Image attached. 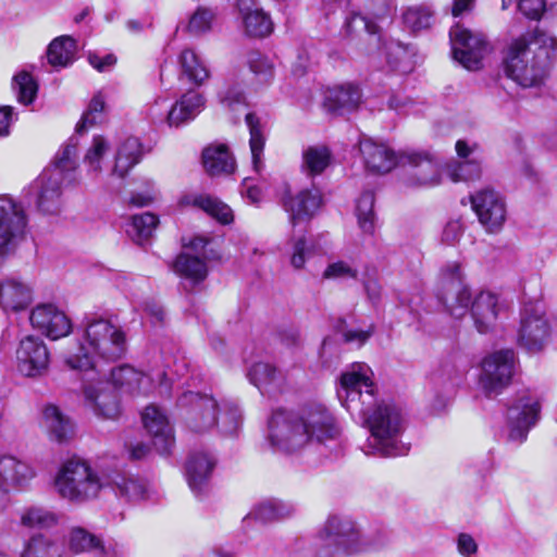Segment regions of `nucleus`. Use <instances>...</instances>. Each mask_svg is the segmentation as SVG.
Masks as SVG:
<instances>
[{"mask_svg":"<svg viewBox=\"0 0 557 557\" xmlns=\"http://www.w3.org/2000/svg\"><path fill=\"white\" fill-rule=\"evenodd\" d=\"M472 209L480 223L488 233H497L502 230L507 208L504 197L492 188H483L471 196Z\"/></svg>","mask_w":557,"mask_h":557,"instance_id":"16","label":"nucleus"},{"mask_svg":"<svg viewBox=\"0 0 557 557\" xmlns=\"http://www.w3.org/2000/svg\"><path fill=\"white\" fill-rule=\"evenodd\" d=\"M295 512V507L287 502L280 499H268L256 505L245 517V521L256 520L262 523L273 522L287 517Z\"/></svg>","mask_w":557,"mask_h":557,"instance_id":"35","label":"nucleus"},{"mask_svg":"<svg viewBox=\"0 0 557 557\" xmlns=\"http://www.w3.org/2000/svg\"><path fill=\"white\" fill-rule=\"evenodd\" d=\"M159 224V219L151 212L133 215L127 225L128 236L137 244L144 245L150 239Z\"/></svg>","mask_w":557,"mask_h":557,"instance_id":"43","label":"nucleus"},{"mask_svg":"<svg viewBox=\"0 0 557 557\" xmlns=\"http://www.w3.org/2000/svg\"><path fill=\"white\" fill-rule=\"evenodd\" d=\"M186 426L195 433H205L219 425L221 405L207 394L185 392L177 399Z\"/></svg>","mask_w":557,"mask_h":557,"instance_id":"6","label":"nucleus"},{"mask_svg":"<svg viewBox=\"0 0 557 557\" xmlns=\"http://www.w3.org/2000/svg\"><path fill=\"white\" fill-rule=\"evenodd\" d=\"M111 381L114 388L119 387L133 395L148 394L154 387V377L151 374L139 372L129 366L112 369Z\"/></svg>","mask_w":557,"mask_h":557,"instance_id":"27","label":"nucleus"},{"mask_svg":"<svg viewBox=\"0 0 557 557\" xmlns=\"http://www.w3.org/2000/svg\"><path fill=\"white\" fill-rule=\"evenodd\" d=\"M214 467L215 459L209 453L195 451L188 457L185 475L190 490L196 496H200L208 491Z\"/></svg>","mask_w":557,"mask_h":557,"instance_id":"25","label":"nucleus"},{"mask_svg":"<svg viewBox=\"0 0 557 557\" xmlns=\"http://www.w3.org/2000/svg\"><path fill=\"white\" fill-rule=\"evenodd\" d=\"M247 376L250 383L262 394L280 393L285 386V379L282 373L274 366L267 362L252 364Z\"/></svg>","mask_w":557,"mask_h":557,"instance_id":"32","label":"nucleus"},{"mask_svg":"<svg viewBox=\"0 0 557 557\" xmlns=\"http://www.w3.org/2000/svg\"><path fill=\"white\" fill-rule=\"evenodd\" d=\"M30 324L50 339L70 334L72 323L67 315L53 304H39L30 311Z\"/></svg>","mask_w":557,"mask_h":557,"instance_id":"19","label":"nucleus"},{"mask_svg":"<svg viewBox=\"0 0 557 557\" xmlns=\"http://www.w3.org/2000/svg\"><path fill=\"white\" fill-rule=\"evenodd\" d=\"M361 100V91L354 84H342L329 88L325 94V103L332 111H351Z\"/></svg>","mask_w":557,"mask_h":557,"instance_id":"34","label":"nucleus"},{"mask_svg":"<svg viewBox=\"0 0 557 557\" xmlns=\"http://www.w3.org/2000/svg\"><path fill=\"white\" fill-rule=\"evenodd\" d=\"M87 405L95 414L104 419H115L120 413V404L115 388L110 382H98L85 387Z\"/></svg>","mask_w":557,"mask_h":557,"instance_id":"24","label":"nucleus"},{"mask_svg":"<svg viewBox=\"0 0 557 557\" xmlns=\"http://www.w3.org/2000/svg\"><path fill=\"white\" fill-rule=\"evenodd\" d=\"M109 332H113V323L102 318H86L84 321L85 344H79L74 351L65 357L66 364L74 370L96 368V354Z\"/></svg>","mask_w":557,"mask_h":557,"instance_id":"8","label":"nucleus"},{"mask_svg":"<svg viewBox=\"0 0 557 557\" xmlns=\"http://www.w3.org/2000/svg\"><path fill=\"white\" fill-rule=\"evenodd\" d=\"M515 362L516 356L512 349L497 350L483 359L480 383L487 396L499 394L509 385Z\"/></svg>","mask_w":557,"mask_h":557,"instance_id":"11","label":"nucleus"},{"mask_svg":"<svg viewBox=\"0 0 557 557\" xmlns=\"http://www.w3.org/2000/svg\"><path fill=\"white\" fill-rule=\"evenodd\" d=\"M108 151V140L102 136H95L84 157V163L87 165L89 173L98 175L101 172V161Z\"/></svg>","mask_w":557,"mask_h":557,"instance_id":"55","label":"nucleus"},{"mask_svg":"<svg viewBox=\"0 0 557 557\" xmlns=\"http://www.w3.org/2000/svg\"><path fill=\"white\" fill-rule=\"evenodd\" d=\"M518 10L529 20L539 21L545 11L544 0H519Z\"/></svg>","mask_w":557,"mask_h":557,"instance_id":"63","label":"nucleus"},{"mask_svg":"<svg viewBox=\"0 0 557 557\" xmlns=\"http://www.w3.org/2000/svg\"><path fill=\"white\" fill-rule=\"evenodd\" d=\"M214 13L212 10L198 8L189 20L188 29L194 34L205 33L211 28Z\"/></svg>","mask_w":557,"mask_h":557,"instance_id":"61","label":"nucleus"},{"mask_svg":"<svg viewBox=\"0 0 557 557\" xmlns=\"http://www.w3.org/2000/svg\"><path fill=\"white\" fill-rule=\"evenodd\" d=\"M62 543L44 534L33 535L24 543L21 557H64Z\"/></svg>","mask_w":557,"mask_h":557,"instance_id":"39","label":"nucleus"},{"mask_svg":"<svg viewBox=\"0 0 557 557\" xmlns=\"http://www.w3.org/2000/svg\"><path fill=\"white\" fill-rule=\"evenodd\" d=\"M145 429L151 435L153 446L161 455H168L174 446V433L165 413L158 407L147 406L141 414Z\"/></svg>","mask_w":557,"mask_h":557,"instance_id":"21","label":"nucleus"},{"mask_svg":"<svg viewBox=\"0 0 557 557\" xmlns=\"http://www.w3.org/2000/svg\"><path fill=\"white\" fill-rule=\"evenodd\" d=\"M320 537L327 548L334 547L336 552L343 550L348 555L367 549V544L362 542L355 522L347 517L331 516Z\"/></svg>","mask_w":557,"mask_h":557,"instance_id":"13","label":"nucleus"},{"mask_svg":"<svg viewBox=\"0 0 557 557\" xmlns=\"http://www.w3.org/2000/svg\"><path fill=\"white\" fill-rule=\"evenodd\" d=\"M332 161V153L324 145L309 146L302 151V171L311 176L321 174Z\"/></svg>","mask_w":557,"mask_h":557,"instance_id":"41","label":"nucleus"},{"mask_svg":"<svg viewBox=\"0 0 557 557\" xmlns=\"http://www.w3.org/2000/svg\"><path fill=\"white\" fill-rule=\"evenodd\" d=\"M403 166H409L408 184L411 186H433L440 183V163L426 152H401Z\"/></svg>","mask_w":557,"mask_h":557,"instance_id":"20","label":"nucleus"},{"mask_svg":"<svg viewBox=\"0 0 557 557\" xmlns=\"http://www.w3.org/2000/svg\"><path fill=\"white\" fill-rule=\"evenodd\" d=\"M221 103L234 113L242 114L247 108L246 97L243 89L236 85H227L224 90L220 92Z\"/></svg>","mask_w":557,"mask_h":557,"instance_id":"58","label":"nucleus"},{"mask_svg":"<svg viewBox=\"0 0 557 557\" xmlns=\"http://www.w3.org/2000/svg\"><path fill=\"white\" fill-rule=\"evenodd\" d=\"M13 89L21 103L29 104L35 100L37 84L28 72H20L13 77Z\"/></svg>","mask_w":557,"mask_h":557,"instance_id":"56","label":"nucleus"},{"mask_svg":"<svg viewBox=\"0 0 557 557\" xmlns=\"http://www.w3.org/2000/svg\"><path fill=\"white\" fill-rule=\"evenodd\" d=\"M59 517L51 510L42 507H30L23 511L21 523L27 528L50 529L57 525Z\"/></svg>","mask_w":557,"mask_h":557,"instance_id":"49","label":"nucleus"},{"mask_svg":"<svg viewBox=\"0 0 557 557\" xmlns=\"http://www.w3.org/2000/svg\"><path fill=\"white\" fill-rule=\"evenodd\" d=\"M173 271L190 285V289L202 283L209 269L203 257L181 252L173 262Z\"/></svg>","mask_w":557,"mask_h":557,"instance_id":"31","label":"nucleus"},{"mask_svg":"<svg viewBox=\"0 0 557 557\" xmlns=\"http://www.w3.org/2000/svg\"><path fill=\"white\" fill-rule=\"evenodd\" d=\"M499 305L495 294L481 292L471 306V315L478 332L484 334L492 330L498 315Z\"/></svg>","mask_w":557,"mask_h":557,"instance_id":"28","label":"nucleus"},{"mask_svg":"<svg viewBox=\"0 0 557 557\" xmlns=\"http://www.w3.org/2000/svg\"><path fill=\"white\" fill-rule=\"evenodd\" d=\"M50 363V352L38 336L27 335L21 339L16 349V367L21 374L28 377L44 375Z\"/></svg>","mask_w":557,"mask_h":557,"instance_id":"17","label":"nucleus"},{"mask_svg":"<svg viewBox=\"0 0 557 557\" xmlns=\"http://www.w3.org/2000/svg\"><path fill=\"white\" fill-rule=\"evenodd\" d=\"M103 485L98 472L78 459L67 460L54 478V487L60 497L75 505L96 499Z\"/></svg>","mask_w":557,"mask_h":557,"instance_id":"5","label":"nucleus"},{"mask_svg":"<svg viewBox=\"0 0 557 557\" xmlns=\"http://www.w3.org/2000/svg\"><path fill=\"white\" fill-rule=\"evenodd\" d=\"M236 9L243 30L248 37L263 38L272 33V20L256 0H237Z\"/></svg>","mask_w":557,"mask_h":557,"instance_id":"22","label":"nucleus"},{"mask_svg":"<svg viewBox=\"0 0 557 557\" xmlns=\"http://www.w3.org/2000/svg\"><path fill=\"white\" fill-rule=\"evenodd\" d=\"M338 436L333 413L321 403H308L289 411L276 410L269 420L268 440L275 450L285 454L318 445L320 449L330 448V455L337 456L341 449Z\"/></svg>","mask_w":557,"mask_h":557,"instance_id":"2","label":"nucleus"},{"mask_svg":"<svg viewBox=\"0 0 557 557\" xmlns=\"http://www.w3.org/2000/svg\"><path fill=\"white\" fill-rule=\"evenodd\" d=\"M106 98L102 91H98L91 98L87 110L84 112L81 122L76 126L77 133H83L86 128L101 123L104 117Z\"/></svg>","mask_w":557,"mask_h":557,"instance_id":"52","label":"nucleus"},{"mask_svg":"<svg viewBox=\"0 0 557 557\" xmlns=\"http://www.w3.org/2000/svg\"><path fill=\"white\" fill-rule=\"evenodd\" d=\"M433 399L431 400L432 410L435 413L442 412L449 404L455 383L450 377L444 379L441 373H433L431 375Z\"/></svg>","mask_w":557,"mask_h":557,"instance_id":"46","label":"nucleus"},{"mask_svg":"<svg viewBox=\"0 0 557 557\" xmlns=\"http://www.w3.org/2000/svg\"><path fill=\"white\" fill-rule=\"evenodd\" d=\"M359 149L367 169L372 172L387 173L397 164L401 165L400 153L397 156L387 146L370 138L361 140Z\"/></svg>","mask_w":557,"mask_h":557,"instance_id":"26","label":"nucleus"},{"mask_svg":"<svg viewBox=\"0 0 557 557\" xmlns=\"http://www.w3.org/2000/svg\"><path fill=\"white\" fill-rule=\"evenodd\" d=\"M183 202L200 208L222 224H228L233 221V212L231 208L226 203L210 195L185 196L183 198Z\"/></svg>","mask_w":557,"mask_h":557,"instance_id":"38","label":"nucleus"},{"mask_svg":"<svg viewBox=\"0 0 557 557\" xmlns=\"http://www.w3.org/2000/svg\"><path fill=\"white\" fill-rule=\"evenodd\" d=\"M220 411L222 416L219 418V425L216 428H219L220 432L224 435L235 434L242 423V413L238 407L230 403H224Z\"/></svg>","mask_w":557,"mask_h":557,"instance_id":"57","label":"nucleus"},{"mask_svg":"<svg viewBox=\"0 0 557 557\" xmlns=\"http://www.w3.org/2000/svg\"><path fill=\"white\" fill-rule=\"evenodd\" d=\"M437 297L451 317L459 319L467 313L471 293L462 281L458 262H449L443 269L442 287Z\"/></svg>","mask_w":557,"mask_h":557,"instance_id":"10","label":"nucleus"},{"mask_svg":"<svg viewBox=\"0 0 557 557\" xmlns=\"http://www.w3.org/2000/svg\"><path fill=\"white\" fill-rule=\"evenodd\" d=\"M540 413L541 401L535 394L530 392L519 394L507 411L509 441L519 444L524 442L530 429L537 423Z\"/></svg>","mask_w":557,"mask_h":557,"instance_id":"12","label":"nucleus"},{"mask_svg":"<svg viewBox=\"0 0 557 557\" xmlns=\"http://www.w3.org/2000/svg\"><path fill=\"white\" fill-rule=\"evenodd\" d=\"M126 352V336L123 330L113 324V332H109L97 350L96 358L106 361H116Z\"/></svg>","mask_w":557,"mask_h":557,"instance_id":"42","label":"nucleus"},{"mask_svg":"<svg viewBox=\"0 0 557 557\" xmlns=\"http://www.w3.org/2000/svg\"><path fill=\"white\" fill-rule=\"evenodd\" d=\"M143 149L139 139L136 137L126 138L116 150L111 174L124 178L139 163Z\"/></svg>","mask_w":557,"mask_h":557,"instance_id":"33","label":"nucleus"},{"mask_svg":"<svg viewBox=\"0 0 557 557\" xmlns=\"http://www.w3.org/2000/svg\"><path fill=\"white\" fill-rule=\"evenodd\" d=\"M67 546L74 554L103 550L102 541L82 527H73L67 533Z\"/></svg>","mask_w":557,"mask_h":557,"instance_id":"44","label":"nucleus"},{"mask_svg":"<svg viewBox=\"0 0 557 557\" xmlns=\"http://www.w3.org/2000/svg\"><path fill=\"white\" fill-rule=\"evenodd\" d=\"M381 50L385 54L387 63L394 70L400 69L401 61L408 54L406 47L395 40L384 41L381 47Z\"/></svg>","mask_w":557,"mask_h":557,"instance_id":"60","label":"nucleus"},{"mask_svg":"<svg viewBox=\"0 0 557 557\" xmlns=\"http://www.w3.org/2000/svg\"><path fill=\"white\" fill-rule=\"evenodd\" d=\"M457 550L462 557H474L478 553V543L472 535L460 533L457 536Z\"/></svg>","mask_w":557,"mask_h":557,"instance_id":"64","label":"nucleus"},{"mask_svg":"<svg viewBox=\"0 0 557 557\" xmlns=\"http://www.w3.org/2000/svg\"><path fill=\"white\" fill-rule=\"evenodd\" d=\"M115 492L128 500L144 499L147 493L146 485L137 478L119 474L114 480Z\"/></svg>","mask_w":557,"mask_h":557,"instance_id":"53","label":"nucleus"},{"mask_svg":"<svg viewBox=\"0 0 557 557\" xmlns=\"http://www.w3.org/2000/svg\"><path fill=\"white\" fill-rule=\"evenodd\" d=\"M41 425L49 437L58 443L67 441L74 433V424L70 417L52 404L42 409Z\"/></svg>","mask_w":557,"mask_h":557,"instance_id":"30","label":"nucleus"},{"mask_svg":"<svg viewBox=\"0 0 557 557\" xmlns=\"http://www.w3.org/2000/svg\"><path fill=\"white\" fill-rule=\"evenodd\" d=\"M403 18L412 32L426 29L434 21V10L426 4L413 5L404 12Z\"/></svg>","mask_w":557,"mask_h":557,"instance_id":"50","label":"nucleus"},{"mask_svg":"<svg viewBox=\"0 0 557 557\" xmlns=\"http://www.w3.org/2000/svg\"><path fill=\"white\" fill-rule=\"evenodd\" d=\"M345 30L347 35H351L355 30H364L370 37L380 41L381 38H374L376 27L370 23L364 16L359 14H351L346 18Z\"/></svg>","mask_w":557,"mask_h":557,"instance_id":"62","label":"nucleus"},{"mask_svg":"<svg viewBox=\"0 0 557 557\" xmlns=\"http://www.w3.org/2000/svg\"><path fill=\"white\" fill-rule=\"evenodd\" d=\"M205 107L202 96L194 90L184 94L166 113L170 127H178L194 120Z\"/></svg>","mask_w":557,"mask_h":557,"instance_id":"29","label":"nucleus"},{"mask_svg":"<svg viewBox=\"0 0 557 557\" xmlns=\"http://www.w3.org/2000/svg\"><path fill=\"white\" fill-rule=\"evenodd\" d=\"M247 64L259 83H269L274 75L272 61L259 51H250L247 54Z\"/></svg>","mask_w":557,"mask_h":557,"instance_id":"54","label":"nucleus"},{"mask_svg":"<svg viewBox=\"0 0 557 557\" xmlns=\"http://www.w3.org/2000/svg\"><path fill=\"white\" fill-rule=\"evenodd\" d=\"M202 162L210 175L228 174L235 169V160L223 144L207 147L202 152Z\"/></svg>","mask_w":557,"mask_h":557,"instance_id":"36","label":"nucleus"},{"mask_svg":"<svg viewBox=\"0 0 557 557\" xmlns=\"http://www.w3.org/2000/svg\"><path fill=\"white\" fill-rule=\"evenodd\" d=\"M557 40L535 29L515 38L504 58L506 75L522 87L540 85L547 76Z\"/></svg>","mask_w":557,"mask_h":557,"instance_id":"3","label":"nucleus"},{"mask_svg":"<svg viewBox=\"0 0 557 557\" xmlns=\"http://www.w3.org/2000/svg\"><path fill=\"white\" fill-rule=\"evenodd\" d=\"M289 263L295 270L304 269L307 260L314 255V242L306 235H294L287 243Z\"/></svg>","mask_w":557,"mask_h":557,"instance_id":"45","label":"nucleus"},{"mask_svg":"<svg viewBox=\"0 0 557 557\" xmlns=\"http://www.w3.org/2000/svg\"><path fill=\"white\" fill-rule=\"evenodd\" d=\"M280 201L289 214L290 223L295 226L297 222L310 220L315 214L322 203V196L314 187L305 188L294 194L288 185H284Z\"/></svg>","mask_w":557,"mask_h":557,"instance_id":"18","label":"nucleus"},{"mask_svg":"<svg viewBox=\"0 0 557 557\" xmlns=\"http://www.w3.org/2000/svg\"><path fill=\"white\" fill-rule=\"evenodd\" d=\"M34 299V289L27 282L17 277L0 281V307L5 313L26 310Z\"/></svg>","mask_w":557,"mask_h":557,"instance_id":"23","label":"nucleus"},{"mask_svg":"<svg viewBox=\"0 0 557 557\" xmlns=\"http://www.w3.org/2000/svg\"><path fill=\"white\" fill-rule=\"evenodd\" d=\"M27 216L21 203L0 196V265L26 238Z\"/></svg>","mask_w":557,"mask_h":557,"instance_id":"7","label":"nucleus"},{"mask_svg":"<svg viewBox=\"0 0 557 557\" xmlns=\"http://www.w3.org/2000/svg\"><path fill=\"white\" fill-rule=\"evenodd\" d=\"M77 169V138L71 137L54 157L52 164L46 168L25 191L35 199L38 211L47 215H57L63 206L62 184L75 180Z\"/></svg>","mask_w":557,"mask_h":557,"instance_id":"4","label":"nucleus"},{"mask_svg":"<svg viewBox=\"0 0 557 557\" xmlns=\"http://www.w3.org/2000/svg\"><path fill=\"white\" fill-rule=\"evenodd\" d=\"M373 372L364 362H354L341 376L337 397L354 419L361 421L370 435L362 446L368 456L397 457L409 446L400 441L406 420L393 401L381 399L372 381Z\"/></svg>","mask_w":557,"mask_h":557,"instance_id":"1","label":"nucleus"},{"mask_svg":"<svg viewBox=\"0 0 557 557\" xmlns=\"http://www.w3.org/2000/svg\"><path fill=\"white\" fill-rule=\"evenodd\" d=\"M374 194L364 191L361 194L356 205V215L358 225L364 234L372 235L375 230Z\"/></svg>","mask_w":557,"mask_h":557,"instance_id":"47","label":"nucleus"},{"mask_svg":"<svg viewBox=\"0 0 557 557\" xmlns=\"http://www.w3.org/2000/svg\"><path fill=\"white\" fill-rule=\"evenodd\" d=\"M358 271L349 262L338 260L330 263L322 273L324 280L356 278Z\"/></svg>","mask_w":557,"mask_h":557,"instance_id":"59","label":"nucleus"},{"mask_svg":"<svg viewBox=\"0 0 557 557\" xmlns=\"http://www.w3.org/2000/svg\"><path fill=\"white\" fill-rule=\"evenodd\" d=\"M549 336V326L545 310L540 304H528L521 315L518 334L519 345L529 352H539Z\"/></svg>","mask_w":557,"mask_h":557,"instance_id":"14","label":"nucleus"},{"mask_svg":"<svg viewBox=\"0 0 557 557\" xmlns=\"http://www.w3.org/2000/svg\"><path fill=\"white\" fill-rule=\"evenodd\" d=\"M245 121L250 134L249 146L251 152L252 169L257 173H260L264 166L262 161L265 144L263 126L260 122V119L251 112L245 113Z\"/></svg>","mask_w":557,"mask_h":557,"instance_id":"40","label":"nucleus"},{"mask_svg":"<svg viewBox=\"0 0 557 557\" xmlns=\"http://www.w3.org/2000/svg\"><path fill=\"white\" fill-rule=\"evenodd\" d=\"M449 38L454 59L465 69L475 71L482 66V60L491 50L482 33L457 23L450 28Z\"/></svg>","mask_w":557,"mask_h":557,"instance_id":"9","label":"nucleus"},{"mask_svg":"<svg viewBox=\"0 0 557 557\" xmlns=\"http://www.w3.org/2000/svg\"><path fill=\"white\" fill-rule=\"evenodd\" d=\"M36 476L34 468L12 455L0 456V511L9 504L11 490L26 488Z\"/></svg>","mask_w":557,"mask_h":557,"instance_id":"15","label":"nucleus"},{"mask_svg":"<svg viewBox=\"0 0 557 557\" xmlns=\"http://www.w3.org/2000/svg\"><path fill=\"white\" fill-rule=\"evenodd\" d=\"M446 172L453 182H469L481 177L482 168L479 158L474 157L448 164Z\"/></svg>","mask_w":557,"mask_h":557,"instance_id":"48","label":"nucleus"},{"mask_svg":"<svg viewBox=\"0 0 557 557\" xmlns=\"http://www.w3.org/2000/svg\"><path fill=\"white\" fill-rule=\"evenodd\" d=\"M76 40L67 35L54 38L47 48L48 63L54 69L70 66L76 54Z\"/></svg>","mask_w":557,"mask_h":557,"instance_id":"37","label":"nucleus"},{"mask_svg":"<svg viewBox=\"0 0 557 557\" xmlns=\"http://www.w3.org/2000/svg\"><path fill=\"white\" fill-rule=\"evenodd\" d=\"M180 61L183 73L190 82L201 84L209 77L208 69L195 51L185 49L181 54Z\"/></svg>","mask_w":557,"mask_h":557,"instance_id":"51","label":"nucleus"}]
</instances>
